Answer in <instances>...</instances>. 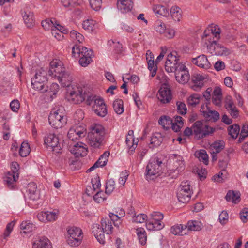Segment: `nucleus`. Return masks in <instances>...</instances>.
I'll use <instances>...</instances> for the list:
<instances>
[{"label": "nucleus", "mask_w": 248, "mask_h": 248, "mask_svg": "<svg viewBox=\"0 0 248 248\" xmlns=\"http://www.w3.org/2000/svg\"><path fill=\"white\" fill-rule=\"evenodd\" d=\"M186 226H184L182 224H177L172 226L170 229V231L173 234L175 235H184L187 234V232L186 231Z\"/></svg>", "instance_id": "28"}, {"label": "nucleus", "mask_w": 248, "mask_h": 248, "mask_svg": "<svg viewBox=\"0 0 248 248\" xmlns=\"http://www.w3.org/2000/svg\"><path fill=\"white\" fill-rule=\"evenodd\" d=\"M177 106V110L179 114L185 115L186 113L187 108L186 104L182 102H177L176 104Z\"/></svg>", "instance_id": "55"}, {"label": "nucleus", "mask_w": 248, "mask_h": 248, "mask_svg": "<svg viewBox=\"0 0 248 248\" xmlns=\"http://www.w3.org/2000/svg\"><path fill=\"white\" fill-rule=\"evenodd\" d=\"M47 75L46 71L43 68L37 70L31 78L32 88L42 93L48 91V87L46 85L47 82Z\"/></svg>", "instance_id": "4"}, {"label": "nucleus", "mask_w": 248, "mask_h": 248, "mask_svg": "<svg viewBox=\"0 0 248 248\" xmlns=\"http://www.w3.org/2000/svg\"><path fill=\"white\" fill-rule=\"evenodd\" d=\"M93 53V52L92 50H88L87 47L82 46L79 57H81V56H83V57H87L88 58L92 57Z\"/></svg>", "instance_id": "57"}, {"label": "nucleus", "mask_w": 248, "mask_h": 248, "mask_svg": "<svg viewBox=\"0 0 248 248\" xmlns=\"http://www.w3.org/2000/svg\"><path fill=\"white\" fill-rule=\"evenodd\" d=\"M153 10L156 15H159L163 16H167L169 15V10L165 6L161 5H154Z\"/></svg>", "instance_id": "32"}, {"label": "nucleus", "mask_w": 248, "mask_h": 248, "mask_svg": "<svg viewBox=\"0 0 248 248\" xmlns=\"http://www.w3.org/2000/svg\"><path fill=\"white\" fill-rule=\"evenodd\" d=\"M69 148L71 153L76 157L84 156L87 154L88 149L86 145L82 142H78Z\"/></svg>", "instance_id": "14"}, {"label": "nucleus", "mask_w": 248, "mask_h": 248, "mask_svg": "<svg viewBox=\"0 0 248 248\" xmlns=\"http://www.w3.org/2000/svg\"><path fill=\"white\" fill-rule=\"evenodd\" d=\"M109 155V153L105 152L103 155H101L98 160L96 162L98 163L99 167H103L106 165Z\"/></svg>", "instance_id": "50"}, {"label": "nucleus", "mask_w": 248, "mask_h": 248, "mask_svg": "<svg viewBox=\"0 0 248 248\" xmlns=\"http://www.w3.org/2000/svg\"><path fill=\"white\" fill-rule=\"evenodd\" d=\"M225 108L232 117L236 118L239 116V111L232 99H229L226 103Z\"/></svg>", "instance_id": "25"}, {"label": "nucleus", "mask_w": 248, "mask_h": 248, "mask_svg": "<svg viewBox=\"0 0 248 248\" xmlns=\"http://www.w3.org/2000/svg\"><path fill=\"white\" fill-rule=\"evenodd\" d=\"M95 24V21L94 20L87 19L83 21L82 26L84 30L90 31H93Z\"/></svg>", "instance_id": "48"}, {"label": "nucleus", "mask_w": 248, "mask_h": 248, "mask_svg": "<svg viewBox=\"0 0 248 248\" xmlns=\"http://www.w3.org/2000/svg\"><path fill=\"white\" fill-rule=\"evenodd\" d=\"M30 147L28 143L23 142L19 150V154L22 157L27 156L30 153Z\"/></svg>", "instance_id": "43"}, {"label": "nucleus", "mask_w": 248, "mask_h": 248, "mask_svg": "<svg viewBox=\"0 0 248 248\" xmlns=\"http://www.w3.org/2000/svg\"><path fill=\"white\" fill-rule=\"evenodd\" d=\"M213 44L210 46L208 50L209 52L213 55H223L228 54L227 49L224 46L220 44L215 43V41H212Z\"/></svg>", "instance_id": "16"}, {"label": "nucleus", "mask_w": 248, "mask_h": 248, "mask_svg": "<svg viewBox=\"0 0 248 248\" xmlns=\"http://www.w3.org/2000/svg\"><path fill=\"white\" fill-rule=\"evenodd\" d=\"M37 185L34 182L30 183L27 187V196L30 200H37L38 198V193L36 192Z\"/></svg>", "instance_id": "23"}, {"label": "nucleus", "mask_w": 248, "mask_h": 248, "mask_svg": "<svg viewBox=\"0 0 248 248\" xmlns=\"http://www.w3.org/2000/svg\"><path fill=\"white\" fill-rule=\"evenodd\" d=\"M173 163L175 164L176 170L178 171H181L185 168V163L183 157L181 155L176 154L173 155Z\"/></svg>", "instance_id": "31"}, {"label": "nucleus", "mask_w": 248, "mask_h": 248, "mask_svg": "<svg viewBox=\"0 0 248 248\" xmlns=\"http://www.w3.org/2000/svg\"><path fill=\"white\" fill-rule=\"evenodd\" d=\"M228 214L226 211H223L219 216V221L222 225L227 223L228 221Z\"/></svg>", "instance_id": "58"}, {"label": "nucleus", "mask_w": 248, "mask_h": 248, "mask_svg": "<svg viewBox=\"0 0 248 248\" xmlns=\"http://www.w3.org/2000/svg\"><path fill=\"white\" fill-rule=\"evenodd\" d=\"M115 182L112 179H109L106 183L105 194H111L115 189Z\"/></svg>", "instance_id": "46"}, {"label": "nucleus", "mask_w": 248, "mask_h": 248, "mask_svg": "<svg viewBox=\"0 0 248 248\" xmlns=\"http://www.w3.org/2000/svg\"><path fill=\"white\" fill-rule=\"evenodd\" d=\"M204 77L200 74H194L192 75L191 81L193 85H191V88L195 91H198L203 86V80H204Z\"/></svg>", "instance_id": "22"}, {"label": "nucleus", "mask_w": 248, "mask_h": 248, "mask_svg": "<svg viewBox=\"0 0 248 248\" xmlns=\"http://www.w3.org/2000/svg\"><path fill=\"white\" fill-rule=\"evenodd\" d=\"M86 134V130L83 126L74 125L69 130L67 136L70 140L73 141L84 137Z\"/></svg>", "instance_id": "11"}, {"label": "nucleus", "mask_w": 248, "mask_h": 248, "mask_svg": "<svg viewBox=\"0 0 248 248\" xmlns=\"http://www.w3.org/2000/svg\"><path fill=\"white\" fill-rule=\"evenodd\" d=\"M117 5L122 13H126L131 10L133 2L132 0H117Z\"/></svg>", "instance_id": "20"}, {"label": "nucleus", "mask_w": 248, "mask_h": 248, "mask_svg": "<svg viewBox=\"0 0 248 248\" xmlns=\"http://www.w3.org/2000/svg\"><path fill=\"white\" fill-rule=\"evenodd\" d=\"M192 62L198 66L206 69L210 68L211 66L206 56L203 54L193 58Z\"/></svg>", "instance_id": "19"}, {"label": "nucleus", "mask_w": 248, "mask_h": 248, "mask_svg": "<svg viewBox=\"0 0 248 248\" xmlns=\"http://www.w3.org/2000/svg\"><path fill=\"white\" fill-rule=\"evenodd\" d=\"M57 79L62 86L69 87L71 84L73 78L68 72L65 71L62 75L59 76Z\"/></svg>", "instance_id": "24"}, {"label": "nucleus", "mask_w": 248, "mask_h": 248, "mask_svg": "<svg viewBox=\"0 0 248 248\" xmlns=\"http://www.w3.org/2000/svg\"><path fill=\"white\" fill-rule=\"evenodd\" d=\"M81 46L75 45L72 47V55L74 57H79L80 54Z\"/></svg>", "instance_id": "62"}, {"label": "nucleus", "mask_w": 248, "mask_h": 248, "mask_svg": "<svg viewBox=\"0 0 248 248\" xmlns=\"http://www.w3.org/2000/svg\"><path fill=\"white\" fill-rule=\"evenodd\" d=\"M92 9L95 11L99 10L102 4V0H89Z\"/></svg>", "instance_id": "56"}, {"label": "nucleus", "mask_w": 248, "mask_h": 248, "mask_svg": "<svg viewBox=\"0 0 248 248\" xmlns=\"http://www.w3.org/2000/svg\"><path fill=\"white\" fill-rule=\"evenodd\" d=\"M46 212V221H54L58 218L59 212L55 210L54 212Z\"/></svg>", "instance_id": "54"}, {"label": "nucleus", "mask_w": 248, "mask_h": 248, "mask_svg": "<svg viewBox=\"0 0 248 248\" xmlns=\"http://www.w3.org/2000/svg\"><path fill=\"white\" fill-rule=\"evenodd\" d=\"M136 232L138 235L139 242L144 245L146 243L147 235L145 231L142 228H139L136 229Z\"/></svg>", "instance_id": "37"}, {"label": "nucleus", "mask_w": 248, "mask_h": 248, "mask_svg": "<svg viewBox=\"0 0 248 248\" xmlns=\"http://www.w3.org/2000/svg\"><path fill=\"white\" fill-rule=\"evenodd\" d=\"M187 231H197L202 229L201 222L197 221H189L186 225Z\"/></svg>", "instance_id": "42"}, {"label": "nucleus", "mask_w": 248, "mask_h": 248, "mask_svg": "<svg viewBox=\"0 0 248 248\" xmlns=\"http://www.w3.org/2000/svg\"><path fill=\"white\" fill-rule=\"evenodd\" d=\"M176 80L180 83H186L190 79V75L187 68L185 64L183 63L175 72Z\"/></svg>", "instance_id": "12"}, {"label": "nucleus", "mask_w": 248, "mask_h": 248, "mask_svg": "<svg viewBox=\"0 0 248 248\" xmlns=\"http://www.w3.org/2000/svg\"><path fill=\"white\" fill-rule=\"evenodd\" d=\"M70 35L72 39L77 40L80 43H82L84 40L83 35L75 30L70 31Z\"/></svg>", "instance_id": "51"}, {"label": "nucleus", "mask_w": 248, "mask_h": 248, "mask_svg": "<svg viewBox=\"0 0 248 248\" xmlns=\"http://www.w3.org/2000/svg\"><path fill=\"white\" fill-rule=\"evenodd\" d=\"M170 12L173 19L175 21H180L182 18V11L178 6H173L171 8Z\"/></svg>", "instance_id": "33"}, {"label": "nucleus", "mask_w": 248, "mask_h": 248, "mask_svg": "<svg viewBox=\"0 0 248 248\" xmlns=\"http://www.w3.org/2000/svg\"><path fill=\"white\" fill-rule=\"evenodd\" d=\"M92 232L100 244H104L105 243L104 233L106 232L104 231L102 226L98 224H93L92 227Z\"/></svg>", "instance_id": "17"}, {"label": "nucleus", "mask_w": 248, "mask_h": 248, "mask_svg": "<svg viewBox=\"0 0 248 248\" xmlns=\"http://www.w3.org/2000/svg\"><path fill=\"white\" fill-rule=\"evenodd\" d=\"M172 120L168 116H162L158 120V123L164 128L168 129L172 123Z\"/></svg>", "instance_id": "41"}, {"label": "nucleus", "mask_w": 248, "mask_h": 248, "mask_svg": "<svg viewBox=\"0 0 248 248\" xmlns=\"http://www.w3.org/2000/svg\"><path fill=\"white\" fill-rule=\"evenodd\" d=\"M211 147L214 153H218L224 147V142L222 140H218L213 143Z\"/></svg>", "instance_id": "49"}, {"label": "nucleus", "mask_w": 248, "mask_h": 248, "mask_svg": "<svg viewBox=\"0 0 248 248\" xmlns=\"http://www.w3.org/2000/svg\"><path fill=\"white\" fill-rule=\"evenodd\" d=\"M24 22L28 28H31L34 24L33 13L29 10L24 12L23 16Z\"/></svg>", "instance_id": "29"}, {"label": "nucleus", "mask_w": 248, "mask_h": 248, "mask_svg": "<svg viewBox=\"0 0 248 248\" xmlns=\"http://www.w3.org/2000/svg\"><path fill=\"white\" fill-rule=\"evenodd\" d=\"M216 131L215 128L203 124L201 121H197L191 128L186 127L184 131V135L189 136L193 134L194 138L199 140L212 135Z\"/></svg>", "instance_id": "2"}, {"label": "nucleus", "mask_w": 248, "mask_h": 248, "mask_svg": "<svg viewBox=\"0 0 248 248\" xmlns=\"http://www.w3.org/2000/svg\"><path fill=\"white\" fill-rule=\"evenodd\" d=\"M248 136V125H243L240 137L239 138L238 141L239 142H241L244 139Z\"/></svg>", "instance_id": "59"}, {"label": "nucleus", "mask_w": 248, "mask_h": 248, "mask_svg": "<svg viewBox=\"0 0 248 248\" xmlns=\"http://www.w3.org/2000/svg\"><path fill=\"white\" fill-rule=\"evenodd\" d=\"M162 226L159 224L156 225V227L154 226L153 221H151L150 219H147L146 222V228L148 230L153 231V230H160L161 229Z\"/></svg>", "instance_id": "61"}, {"label": "nucleus", "mask_w": 248, "mask_h": 248, "mask_svg": "<svg viewBox=\"0 0 248 248\" xmlns=\"http://www.w3.org/2000/svg\"><path fill=\"white\" fill-rule=\"evenodd\" d=\"M68 100L73 104H79L86 100L87 105L92 106L93 110H97L98 107L105 105L104 99L100 96L89 95L82 89L77 88V90L71 91L67 95Z\"/></svg>", "instance_id": "1"}, {"label": "nucleus", "mask_w": 248, "mask_h": 248, "mask_svg": "<svg viewBox=\"0 0 248 248\" xmlns=\"http://www.w3.org/2000/svg\"><path fill=\"white\" fill-rule=\"evenodd\" d=\"M56 19L55 18L53 19H46L45 20H43L41 22V25L43 28L46 30H49L50 28L51 30L54 29V26L56 22Z\"/></svg>", "instance_id": "45"}, {"label": "nucleus", "mask_w": 248, "mask_h": 248, "mask_svg": "<svg viewBox=\"0 0 248 248\" xmlns=\"http://www.w3.org/2000/svg\"><path fill=\"white\" fill-rule=\"evenodd\" d=\"M241 194L239 191L229 190L225 196V199L227 201L236 202L240 200Z\"/></svg>", "instance_id": "34"}, {"label": "nucleus", "mask_w": 248, "mask_h": 248, "mask_svg": "<svg viewBox=\"0 0 248 248\" xmlns=\"http://www.w3.org/2000/svg\"><path fill=\"white\" fill-rule=\"evenodd\" d=\"M18 178V174H14V172L11 171H8L3 177V181L7 187L10 189H14Z\"/></svg>", "instance_id": "15"}, {"label": "nucleus", "mask_w": 248, "mask_h": 248, "mask_svg": "<svg viewBox=\"0 0 248 248\" xmlns=\"http://www.w3.org/2000/svg\"><path fill=\"white\" fill-rule=\"evenodd\" d=\"M44 143L48 147H50L53 151L55 150H59L60 146L59 139L54 134H49L45 137Z\"/></svg>", "instance_id": "18"}, {"label": "nucleus", "mask_w": 248, "mask_h": 248, "mask_svg": "<svg viewBox=\"0 0 248 248\" xmlns=\"http://www.w3.org/2000/svg\"><path fill=\"white\" fill-rule=\"evenodd\" d=\"M192 193L190 182L188 181H183L180 185V189L177 193L179 202H183V200L189 202Z\"/></svg>", "instance_id": "9"}, {"label": "nucleus", "mask_w": 248, "mask_h": 248, "mask_svg": "<svg viewBox=\"0 0 248 248\" xmlns=\"http://www.w3.org/2000/svg\"><path fill=\"white\" fill-rule=\"evenodd\" d=\"M100 223L104 231L106 234H110L112 233L113 228L111 220L108 218H103L101 220Z\"/></svg>", "instance_id": "27"}, {"label": "nucleus", "mask_w": 248, "mask_h": 248, "mask_svg": "<svg viewBox=\"0 0 248 248\" xmlns=\"http://www.w3.org/2000/svg\"><path fill=\"white\" fill-rule=\"evenodd\" d=\"M49 240L46 237L38 238L33 243L32 248H52Z\"/></svg>", "instance_id": "21"}, {"label": "nucleus", "mask_w": 248, "mask_h": 248, "mask_svg": "<svg viewBox=\"0 0 248 248\" xmlns=\"http://www.w3.org/2000/svg\"><path fill=\"white\" fill-rule=\"evenodd\" d=\"M203 116L209 119V120H213V121L216 122L219 119V113L215 110H211L210 109L207 111H202Z\"/></svg>", "instance_id": "35"}, {"label": "nucleus", "mask_w": 248, "mask_h": 248, "mask_svg": "<svg viewBox=\"0 0 248 248\" xmlns=\"http://www.w3.org/2000/svg\"><path fill=\"white\" fill-rule=\"evenodd\" d=\"M201 98V96L199 94H193L191 95L187 99L188 105L192 107H195L198 104Z\"/></svg>", "instance_id": "44"}, {"label": "nucleus", "mask_w": 248, "mask_h": 248, "mask_svg": "<svg viewBox=\"0 0 248 248\" xmlns=\"http://www.w3.org/2000/svg\"><path fill=\"white\" fill-rule=\"evenodd\" d=\"M240 129L239 125L237 124L230 125L228 128V134L233 139H236L239 134Z\"/></svg>", "instance_id": "38"}, {"label": "nucleus", "mask_w": 248, "mask_h": 248, "mask_svg": "<svg viewBox=\"0 0 248 248\" xmlns=\"http://www.w3.org/2000/svg\"><path fill=\"white\" fill-rule=\"evenodd\" d=\"M105 135L104 127L95 124L91 127V131L87 136V142L93 149H99L103 145Z\"/></svg>", "instance_id": "3"}, {"label": "nucleus", "mask_w": 248, "mask_h": 248, "mask_svg": "<svg viewBox=\"0 0 248 248\" xmlns=\"http://www.w3.org/2000/svg\"><path fill=\"white\" fill-rule=\"evenodd\" d=\"M151 217L153 220L157 221L161 220L164 217L163 215L159 212H153L151 214Z\"/></svg>", "instance_id": "64"}, {"label": "nucleus", "mask_w": 248, "mask_h": 248, "mask_svg": "<svg viewBox=\"0 0 248 248\" xmlns=\"http://www.w3.org/2000/svg\"><path fill=\"white\" fill-rule=\"evenodd\" d=\"M195 155L199 158L200 161H202L204 164L207 165L208 164V155L205 150H201L199 152H196Z\"/></svg>", "instance_id": "39"}, {"label": "nucleus", "mask_w": 248, "mask_h": 248, "mask_svg": "<svg viewBox=\"0 0 248 248\" xmlns=\"http://www.w3.org/2000/svg\"><path fill=\"white\" fill-rule=\"evenodd\" d=\"M162 165V161L158 159L150 161L146 168L145 175L146 180H153L159 176L161 173Z\"/></svg>", "instance_id": "5"}, {"label": "nucleus", "mask_w": 248, "mask_h": 248, "mask_svg": "<svg viewBox=\"0 0 248 248\" xmlns=\"http://www.w3.org/2000/svg\"><path fill=\"white\" fill-rule=\"evenodd\" d=\"M62 5L65 7H69L71 9L77 4L78 0H61Z\"/></svg>", "instance_id": "60"}, {"label": "nucleus", "mask_w": 248, "mask_h": 248, "mask_svg": "<svg viewBox=\"0 0 248 248\" xmlns=\"http://www.w3.org/2000/svg\"><path fill=\"white\" fill-rule=\"evenodd\" d=\"M114 110L118 114H121L124 112L123 101L120 99H116L113 104Z\"/></svg>", "instance_id": "36"}, {"label": "nucleus", "mask_w": 248, "mask_h": 248, "mask_svg": "<svg viewBox=\"0 0 248 248\" xmlns=\"http://www.w3.org/2000/svg\"><path fill=\"white\" fill-rule=\"evenodd\" d=\"M157 98L163 104L170 102L172 99V93L170 88L166 85H162L158 92Z\"/></svg>", "instance_id": "13"}, {"label": "nucleus", "mask_w": 248, "mask_h": 248, "mask_svg": "<svg viewBox=\"0 0 248 248\" xmlns=\"http://www.w3.org/2000/svg\"><path fill=\"white\" fill-rule=\"evenodd\" d=\"M210 30H205L203 35V39L205 41V44L208 50L209 49L210 46L213 44L212 41H215V43H217L218 39H215V37L213 33H209Z\"/></svg>", "instance_id": "26"}, {"label": "nucleus", "mask_w": 248, "mask_h": 248, "mask_svg": "<svg viewBox=\"0 0 248 248\" xmlns=\"http://www.w3.org/2000/svg\"><path fill=\"white\" fill-rule=\"evenodd\" d=\"M68 238L67 242L71 246L77 247L81 243L83 238L82 230L78 227H71L67 230Z\"/></svg>", "instance_id": "7"}, {"label": "nucleus", "mask_w": 248, "mask_h": 248, "mask_svg": "<svg viewBox=\"0 0 248 248\" xmlns=\"http://www.w3.org/2000/svg\"><path fill=\"white\" fill-rule=\"evenodd\" d=\"M65 71V68L63 66L62 62L55 60L50 63V68L48 71V74L52 78H57L59 76L62 75Z\"/></svg>", "instance_id": "10"}, {"label": "nucleus", "mask_w": 248, "mask_h": 248, "mask_svg": "<svg viewBox=\"0 0 248 248\" xmlns=\"http://www.w3.org/2000/svg\"><path fill=\"white\" fill-rule=\"evenodd\" d=\"M94 113L98 116L103 117L107 114V109L106 105H103L102 107H98L97 110H93Z\"/></svg>", "instance_id": "53"}, {"label": "nucleus", "mask_w": 248, "mask_h": 248, "mask_svg": "<svg viewBox=\"0 0 248 248\" xmlns=\"http://www.w3.org/2000/svg\"><path fill=\"white\" fill-rule=\"evenodd\" d=\"M148 53H149L150 55V59H149L148 57L147 58V60L148 61V69L150 71H152L151 76L152 77H154L156 74L157 67L156 65L155 64V62L154 61L153 55L152 54V53L150 50L147 51V55L148 54Z\"/></svg>", "instance_id": "30"}, {"label": "nucleus", "mask_w": 248, "mask_h": 248, "mask_svg": "<svg viewBox=\"0 0 248 248\" xmlns=\"http://www.w3.org/2000/svg\"><path fill=\"white\" fill-rule=\"evenodd\" d=\"M206 30H210L209 33H213L215 37V39H219L220 38V29L217 25H214L210 29H207Z\"/></svg>", "instance_id": "52"}, {"label": "nucleus", "mask_w": 248, "mask_h": 248, "mask_svg": "<svg viewBox=\"0 0 248 248\" xmlns=\"http://www.w3.org/2000/svg\"><path fill=\"white\" fill-rule=\"evenodd\" d=\"M50 124L55 128L62 127L67 122L64 113L61 109L53 110L48 118Z\"/></svg>", "instance_id": "6"}, {"label": "nucleus", "mask_w": 248, "mask_h": 248, "mask_svg": "<svg viewBox=\"0 0 248 248\" xmlns=\"http://www.w3.org/2000/svg\"><path fill=\"white\" fill-rule=\"evenodd\" d=\"M155 31L160 34L164 33L166 29L165 24L161 20L156 21L154 27Z\"/></svg>", "instance_id": "47"}, {"label": "nucleus", "mask_w": 248, "mask_h": 248, "mask_svg": "<svg viewBox=\"0 0 248 248\" xmlns=\"http://www.w3.org/2000/svg\"><path fill=\"white\" fill-rule=\"evenodd\" d=\"M35 226L32 223H27V222H23L20 225V229L23 230L21 232L22 233H28L32 232L35 229Z\"/></svg>", "instance_id": "40"}, {"label": "nucleus", "mask_w": 248, "mask_h": 248, "mask_svg": "<svg viewBox=\"0 0 248 248\" xmlns=\"http://www.w3.org/2000/svg\"><path fill=\"white\" fill-rule=\"evenodd\" d=\"M147 219V216L144 214H140L133 217V221L137 223H143Z\"/></svg>", "instance_id": "63"}, {"label": "nucleus", "mask_w": 248, "mask_h": 248, "mask_svg": "<svg viewBox=\"0 0 248 248\" xmlns=\"http://www.w3.org/2000/svg\"><path fill=\"white\" fill-rule=\"evenodd\" d=\"M180 56L176 51L169 53L165 64V70L168 72H175L181 65L183 63L180 62Z\"/></svg>", "instance_id": "8"}]
</instances>
